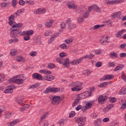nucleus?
Masks as SVG:
<instances>
[{"mask_svg":"<svg viewBox=\"0 0 126 126\" xmlns=\"http://www.w3.org/2000/svg\"><path fill=\"white\" fill-rule=\"evenodd\" d=\"M10 26H12V28L10 29V36L12 38H16V37H18V35H20V29L22 28L23 24H13L11 25H10Z\"/></svg>","mask_w":126,"mask_h":126,"instance_id":"1","label":"nucleus"},{"mask_svg":"<svg viewBox=\"0 0 126 126\" xmlns=\"http://www.w3.org/2000/svg\"><path fill=\"white\" fill-rule=\"evenodd\" d=\"M83 83L80 82H74L73 83H70L69 84V87L71 88L72 91H76L78 92V91H80L82 90V88H81V85H82Z\"/></svg>","mask_w":126,"mask_h":126,"instance_id":"2","label":"nucleus"},{"mask_svg":"<svg viewBox=\"0 0 126 126\" xmlns=\"http://www.w3.org/2000/svg\"><path fill=\"white\" fill-rule=\"evenodd\" d=\"M19 15H20L19 14V13H18L17 11L13 15H11L10 17H9L8 19L9 25H12V24H17L16 22H14V18H16V17H17V16H19Z\"/></svg>","mask_w":126,"mask_h":126,"instance_id":"3","label":"nucleus"},{"mask_svg":"<svg viewBox=\"0 0 126 126\" xmlns=\"http://www.w3.org/2000/svg\"><path fill=\"white\" fill-rule=\"evenodd\" d=\"M24 82V80L21 78L17 79L15 77H13L11 78H10L8 80V83H17V84H23Z\"/></svg>","mask_w":126,"mask_h":126,"instance_id":"4","label":"nucleus"},{"mask_svg":"<svg viewBox=\"0 0 126 126\" xmlns=\"http://www.w3.org/2000/svg\"><path fill=\"white\" fill-rule=\"evenodd\" d=\"M60 91V89L58 88L48 87L46 89L45 91H43L44 94H48V93H58Z\"/></svg>","mask_w":126,"mask_h":126,"instance_id":"5","label":"nucleus"},{"mask_svg":"<svg viewBox=\"0 0 126 126\" xmlns=\"http://www.w3.org/2000/svg\"><path fill=\"white\" fill-rule=\"evenodd\" d=\"M50 99L52 100L53 105H58L61 102V96H60L52 95Z\"/></svg>","mask_w":126,"mask_h":126,"instance_id":"6","label":"nucleus"},{"mask_svg":"<svg viewBox=\"0 0 126 126\" xmlns=\"http://www.w3.org/2000/svg\"><path fill=\"white\" fill-rule=\"evenodd\" d=\"M108 36H103L100 39L99 42L101 45H107L108 43H110V40H108Z\"/></svg>","mask_w":126,"mask_h":126,"instance_id":"7","label":"nucleus"},{"mask_svg":"<svg viewBox=\"0 0 126 126\" xmlns=\"http://www.w3.org/2000/svg\"><path fill=\"white\" fill-rule=\"evenodd\" d=\"M89 9L90 10H90H91V9H92L93 10H95L98 13H100L101 11V8L98 7V6H97V5L96 4H94L89 6Z\"/></svg>","mask_w":126,"mask_h":126,"instance_id":"8","label":"nucleus"},{"mask_svg":"<svg viewBox=\"0 0 126 126\" xmlns=\"http://www.w3.org/2000/svg\"><path fill=\"white\" fill-rule=\"evenodd\" d=\"M8 87V89L4 91V93H5V94L9 93L10 94H11V93L13 92V88L14 89L16 88V87L13 85L9 86Z\"/></svg>","mask_w":126,"mask_h":126,"instance_id":"9","label":"nucleus"},{"mask_svg":"<svg viewBox=\"0 0 126 126\" xmlns=\"http://www.w3.org/2000/svg\"><path fill=\"white\" fill-rule=\"evenodd\" d=\"M82 61H83V58L82 57L80 59L73 60L72 61L70 62V63L72 65H76V64H79V63H80Z\"/></svg>","mask_w":126,"mask_h":126,"instance_id":"10","label":"nucleus"},{"mask_svg":"<svg viewBox=\"0 0 126 126\" xmlns=\"http://www.w3.org/2000/svg\"><path fill=\"white\" fill-rule=\"evenodd\" d=\"M60 35V33L56 32L53 34L50 38L48 40V44H52L53 42L55 40V38H57Z\"/></svg>","mask_w":126,"mask_h":126,"instance_id":"11","label":"nucleus"},{"mask_svg":"<svg viewBox=\"0 0 126 126\" xmlns=\"http://www.w3.org/2000/svg\"><path fill=\"white\" fill-rule=\"evenodd\" d=\"M107 99H108V96L105 94H102L99 96L98 102V103H102V102H105Z\"/></svg>","mask_w":126,"mask_h":126,"instance_id":"12","label":"nucleus"},{"mask_svg":"<svg viewBox=\"0 0 126 126\" xmlns=\"http://www.w3.org/2000/svg\"><path fill=\"white\" fill-rule=\"evenodd\" d=\"M114 78V75H107L104 76L102 78H101L100 81H105V80H111Z\"/></svg>","mask_w":126,"mask_h":126,"instance_id":"13","label":"nucleus"},{"mask_svg":"<svg viewBox=\"0 0 126 126\" xmlns=\"http://www.w3.org/2000/svg\"><path fill=\"white\" fill-rule=\"evenodd\" d=\"M33 78L34 79H37V80H43V77L41 75L39 74L38 73H34L32 74V75Z\"/></svg>","mask_w":126,"mask_h":126,"instance_id":"14","label":"nucleus"},{"mask_svg":"<svg viewBox=\"0 0 126 126\" xmlns=\"http://www.w3.org/2000/svg\"><path fill=\"white\" fill-rule=\"evenodd\" d=\"M70 63V62H69V59L66 58L64 60H63L62 63L61 64H63L64 67H69V64Z\"/></svg>","mask_w":126,"mask_h":126,"instance_id":"15","label":"nucleus"},{"mask_svg":"<svg viewBox=\"0 0 126 126\" xmlns=\"http://www.w3.org/2000/svg\"><path fill=\"white\" fill-rule=\"evenodd\" d=\"M120 15H122V12L119 11L112 14L110 16V18L112 19H115V18H117V17H118V16H120Z\"/></svg>","mask_w":126,"mask_h":126,"instance_id":"16","label":"nucleus"},{"mask_svg":"<svg viewBox=\"0 0 126 126\" xmlns=\"http://www.w3.org/2000/svg\"><path fill=\"white\" fill-rule=\"evenodd\" d=\"M46 10L45 8H39L34 11L35 14H42V13H45Z\"/></svg>","mask_w":126,"mask_h":126,"instance_id":"17","label":"nucleus"},{"mask_svg":"<svg viewBox=\"0 0 126 126\" xmlns=\"http://www.w3.org/2000/svg\"><path fill=\"white\" fill-rule=\"evenodd\" d=\"M55 23V21L53 19L49 20V22H47L45 23V26L47 28H50L52 27V25L53 23Z\"/></svg>","mask_w":126,"mask_h":126,"instance_id":"18","label":"nucleus"},{"mask_svg":"<svg viewBox=\"0 0 126 126\" xmlns=\"http://www.w3.org/2000/svg\"><path fill=\"white\" fill-rule=\"evenodd\" d=\"M44 79L45 80H47V81H51L55 79V76H53L51 75H46L44 76Z\"/></svg>","mask_w":126,"mask_h":126,"instance_id":"19","label":"nucleus"},{"mask_svg":"<svg viewBox=\"0 0 126 126\" xmlns=\"http://www.w3.org/2000/svg\"><path fill=\"white\" fill-rule=\"evenodd\" d=\"M125 67L124 64H119L114 69V71H118V70H121Z\"/></svg>","mask_w":126,"mask_h":126,"instance_id":"20","label":"nucleus"},{"mask_svg":"<svg viewBox=\"0 0 126 126\" xmlns=\"http://www.w3.org/2000/svg\"><path fill=\"white\" fill-rule=\"evenodd\" d=\"M35 42V44H37V45H40L41 43H42V40L41 39L40 35H36Z\"/></svg>","mask_w":126,"mask_h":126,"instance_id":"21","label":"nucleus"},{"mask_svg":"<svg viewBox=\"0 0 126 126\" xmlns=\"http://www.w3.org/2000/svg\"><path fill=\"white\" fill-rule=\"evenodd\" d=\"M19 122H20L19 119H15L13 121L9 122L8 123V126H15V124H17V123H19Z\"/></svg>","mask_w":126,"mask_h":126,"instance_id":"22","label":"nucleus"},{"mask_svg":"<svg viewBox=\"0 0 126 126\" xmlns=\"http://www.w3.org/2000/svg\"><path fill=\"white\" fill-rule=\"evenodd\" d=\"M86 117L85 116H82L79 118H76L75 119V122H77V123H78V122H81L82 121H86Z\"/></svg>","mask_w":126,"mask_h":126,"instance_id":"23","label":"nucleus"},{"mask_svg":"<svg viewBox=\"0 0 126 126\" xmlns=\"http://www.w3.org/2000/svg\"><path fill=\"white\" fill-rule=\"evenodd\" d=\"M123 32H126V29L122 30L120 31H119L116 34V37L117 38H120L122 35H123Z\"/></svg>","mask_w":126,"mask_h":126,"instance_id":"24","label":"nucleus"},{"mask_svg":"<svg viewBox=\"0 0 126 126\" xmlns=\"http://www.w3.org/2000/svg\"><path fill=\"white\" fill-rule=\"evenodd\" d=\"M94 55H93V54H91L89 55H86L83 57H82L83 60H84V59H88V60H92L93 58H94Z\"/></svg>","mask_w":126,"mask_h":126,"instance_id":"25","label":"nucleus"},{"mask_svg":"<svg viewBox=\"0 0 126 126\" xmlns=\"http://www.w3.org/2000/svg\"><path fill=\"white\" fill-rule=\"evenodd\" d=\"M77 98H78L79 100H82L85 99V98H87V95H85L83 94H80L77 95Z\"/></svg>","mask_w":126,"mask_h":126,"instance_id":"26","label":"nucleus"},{"mask_svg":"<svg viewBox=\"0 0 126 126\" xmlns=\"http://www.w3.org/2000/svg\"><path fill=\"white\" fill-rule=\"evenodd\" d=\"M92 104H94V101L91 100L90 101V102H88L86 104L85 106L87 109H90V108L92 107Z\"/></svg>","mask_w":126,"mask_h":126,"instance_id":"27","label":"nucleus"},{"mask_svg":"<svg viewBox=\"0 0 126 126\" xmlns=\"http://www.w3.org/2000/svg\"><path fill=\"white\" fill-rule=\"evenodd\" d=\"M16 102L19 104V105H20L21 106H23V98H21L20 97H18L16 100Z\"/></svg>","mask_w":126,"mask_h":126,"instance_id":"28","label":"nucleus"},{"mask_svg":"<svg viewBox=\"0 0 126 126\" xmlns=\"http://www.w3.org/2000/svg\"><path fill=\"white\" fill-rule=\"evenodd\" d=\"M109 83V82H104L98 85V87H100V88H104V87H107Z\"/></svg>","mask_w":126,"mask_h":126,"instance_id":"29","label":"nucleus"},{"mask_svg":"<svg viewBox=\"0 0 126 126\" xmlns=\"http://www.w3.org/2000/svg\"><path fill=\"white\" fill-rule=\"evenodd\" d=\"M119 94L120 95H125L126 94V87H124L119 92Z\"/></svg>","mask_w":126,"mask_h":126,"instance_id":"30","label":"nucleus"},{"mask_svg":"<svg viewBox=\"0 0 126 126\" xmlns=\"http://www.w3.org/2000/svg\"><path fill=\"white\" fill-rule=\"evenodd\" d=\"M101 123H102V121L99 119H97V120L94 121V126H101Z\"/></svg>","mask_w":126,"mask_h":126,"instance_id":"31","label":"nucleus"},{"mask_svg":"<svg viewBox=\"0 0 126 126\" xmlns=\"http://www.w3.org/2000/svg\"><path fill=\"white\" fill-rule=\"evenodd\" d=\"M109 57L111 59H115V58H118V54H116V52H112L110 54Z\"/></svg>","mask_w":126,"mask_h":126,"instance_id":"32","label":"nucleus"},{"mask_svg":"<svg viewBox=\"0 0 126 126\" xmlns=\"http://www.w3.org/2000/svg\"><path fill=\"white\" fill-rule=\"evenodd\" d=\"M80 99H79V98H77L74 100V102H73L72 104V107H75L76 105H78V103H79V101Z\"/></svg>","mask_w":126,"mask_h":126,"instance_id":"33","label":"nucleus"},{"mask_svg":"<svg viewBox=\"0 0 126 126\" xmlns=\"http://www.w3.org/2000/svg\"><path fill=\"white\" fill-rule=\"evenodd\" d=\"M68 6V8H70L71 9H76L77 8V5L76 4L71 5L69 4H67Z\"/></svg>","mask_w":126,"mask_h":126,"instance_id":"34","label":"nucleus"},{"mask_svg":"<svg viewBox=\"0 0 126 126\" xmlns=\"http://www.w3.org/2000/svg\"><path fill=\"white\" fill-rule=\"evenodd\" d=\"M49 112H45L42 116H41L40 118V122H42L43 120H45L47 117H48V114Z\"/></svg>","mask_w":126,"mask_h":126,"instance_id":"35","label":"nucleus"},{"mask_svg":"<svg viewBox=\"0 0 126 126\" xmlns=\"http://www.w3.org/2000/svg\"><path fill=\"white\" fill-rule=\"evenodd\" d=\"M17 54V50L12 49L10 52V55L12 56H15Z\"/></svg>","mask_w":126,"mask_h":126,"instance_id":"36","label":"nucleus"},{"mask_svg":"<svg viewBox=\"0 0 126 126\" xmlns=\"http://www.w3.org/2000/svg\"><path fill=\"white\" fill-rule=\"evenodd\" d=\"M17 62H21L22 63H25V60H23L22 56H18L16 59Z\"/></svg>","mask_w":126,"mask_h":126,"instance_id":"37","label":"nucleus"},{"mask_svg":"<svg viewBox=\"0 0 126 126\" xmlns=\"http://www.w3.org/2000/svg\"><path fill=\"white\" fill-rule=\"evenodd\" d=\"M71 23V20L69 18H68L66 20L65 23L66 27H68Z\"/></svg>","mask_w":126,"mask_h":126,"instance_id":"38","label":"nucleus"},{"mask_svg":"<svg viewBox=\"0 0 126 126\" xmlns=\"http://www.w3.org/2000/svg\"><path fill=\"white\" fill-rule=\"evenodd\" d=\"M76 27V24H70V25L68 26V29L71 30V29H73V28H75Z\"/></svg>","mask_w":126,"mask_h":126,"instance_id":"39","label":"nucleus"},{"mask_svg":"<svg viewBox=\"0 0 126 126\" xmlns=\"http://www.w3.org/2000/svg\"><path fill=\"white\" fill-rule=\"evenodd\" d=\"M59 47L61 49H63V50H66L67 49V45L64 43L60 45Z\"/></svg>","mask_w":126,"mask_h":126,"instance_id":"40","label":"nucleus"},{"mask_svg":"<svg viewBox=\"0 0 126 126\" xmlns=\"http://www.w3.org/2000/svg\"><path fill=\"white\" fill-rule=\"evenodd\" d=\"M64 42L65 43L67 44H71V43H72L73 42V40L71 39V38H68L64 40Z\"/></svg>","mask_w":126,"mask_h":126,"instance_id":"41","label":"nucleus"},{"mask_svg":"<svg viewBox=\"0 0 126 126\" xmlns=\"http://www.w3.org/2000/svg\"><path fill=\"white\" fill-rule=\"evenodd\" d=\"M83 73L85 75H87L88 76H89L90 74H91V72H90V71L89 70H84L83 72Z\"/></svg>","mask_w":126,"mask_h":126,"instance_id":"42","label":"nucleus"},{"mask_svg":"<svg viewBox=\"0 0 126 126\" xmlns=\"http://www.w3.org/2000/svg\"><path fill=\"white\" fill-rule=\"evenodd\" d=\"M117 0H114L112 1H108L107 4H117Z\"/></svg>","mask_w":126,"mask_h":126,"instance_id":"43","label":"nucleus"},{"mask_svg":"<svg viewBox=\"0 0 126 126\" xmlns=\"http://www.w3.org/2000/svg\"><path fill=\"white\" fill-rule=\"evenodd\" d=\"M16 5H17V1L16 0H12V6L13 7H16Z\"/></svg>","mask_w":126,"mask_h":126,"instance_id":"44","label":"nucleus"},{"mask_svg":"<svg viewBox=\"0 0 126 126\" xmlns=\"http://www.w3.org/2000/svg\"><path fill=\"white\" fill-rule=\"evenodd\" d=\"M33 34H34V31L33 30L27 31V35H28V36H32Z\"/></svg>","mask_w":126,"mask_h":126,"instance_id":"45","label":"nucleus"},{"mask_svg":"<svg viewBox=\"0 0 126 126\" xmlns=\"http://www.w3.org/2000/svg\"><path fill=\"white\" fill-rule=\"evenodd\" d=\"M60 26L62 29H65V28H66V25L64 22L61 23V24H60Z\"/></svg>","mask_w":126,"mask_h":126,"instance_id":"46","label":"nucleus"},{"mask_svg":"<svg viewBox=\"0 0 126 126\" xmlns=\"http://www.w3.org/2000/svg\"><path fill=\"white\" fill-rule=\"evenodd\" d=\"M48 66L49 68H51V69H53V68H55L56 67V65L53 63H50L48 64Z\"/></svg>","mask_w":126,"mask_h":126,"instance_id":"47","label":"nucleus"},{"mask_svg":"<svg viewBox=\"0 0 126 126\" xmlns=\"http://www.w3.org/2000/svg\"><path fill=\"white\" fill-rule=\"evenodd\" d=\"M90 12H91V11H90L89 13L86 12L84 13L82 15V17H83V18H87V17L89 16V14H90Z\"/></svg>","mask_w":126,"mask_h":126,"instance_id":"48","label":"nucleus"},{"mask_svg":"<svg viewBox=\"0 0 126 126\" xmlns=\"http://www.w3.org/2000/svg\"><path fill=\"white\" fill-rule=\"evenodd\" d=\"M110 103H116L117 102V98L116 97H111L109 100Z\"/></svg>","mask_w":126,"mask_h":126,"instance_id":"49","label":"nucleus"},{"mask_svg":"<svg viewBox=\"0 0 126 126\" xmlns=\"http://www.w3.org/2000/svg\"><path fill=\"white\" fill-rule=\"evenodd\" d=\"M30 56L31 57H36L37 56V52L36 51H32L30 53Z\"/></svg>","mask_w":126,"mask_h":126,"instance_id":"50","label":"nucleus"},{"mask_svg":"<svg viewBox=\"0 0 126 126\" xmlns=\"http://www.w3.org/2000/svg\"><path fill=\"white\" fill-rule=\"evenodd\" d=\"M27 34V31L22 32L20 30V36H25V35Z\"/></svg>","mask_w":126,"mask_h":126,"instance_id":"51","label":"nucleus"},{"mask_svg":"<svg viewBox=\"0 0 126 126\" xmlns=\"http://www.w3.org/2000/svg\"><path fill=\"white\" fill-rule=\"evenodd\" d=\"M75 116V112L71 111L69 114V118H73Z\"/></svg>","mask_w":126,"mask_h":126,"instance_id":"52","label":"nucleus"},{"mask_svg":"<svg viewBox=\"0 0 126 126\" xmlns=\"http://www.w3.org/2000/svg\"><path fill=\"white\" fill-rule=\"evenodd\" d=\"M104 23L106 25H109V26H112V24H113V22L111 20H108L107 21L105 22Z\"/></svg>","mask_w":126,"mask_h":126,"instance_id":"53","label":"nucleus"},{"mask_svg":"<svg viewBox=\"0 0 126 126\" xmlns=\"http://www.w3.org/2000/svg\"><path fill=\"white\" fill-rule=\"evenodd\" d=\"M84 122H85V121H82L81 122H78V126H84V125H85V123H84Z\"/></svg>","mask_w":126,"mask_h":126,"instance_id":"54","label":"nucleus"},{"mask_svg":"<svg viewBox=\"0 0 126 126\" xmlns=\"http://www.w3.org/2000/svg\"><path fill=\"white\" fill-rule=\"evenodd\" d=\"M56 61L59 63H60V64H62L63 63V59H61L60 57H58L56 58Z\"/></svg>","mask_w":126,"mask_h":126,"instance_id":"55","label":"nucleus"},{"mask_svg":"<svg viewBox=\"0 0 126 126\" xmlns=\"http://www.w3.org/2000/svg\"><path fill=\"white\" fill-rule=\"evenodd\" d=\"M95 66L96 67H101L102 66V63L101 62H98L95 63Z\"/></svg>","mask_w":126,"mask_h":126,"instance_id":"56","label":"nucleus"},{"mask_svg":"<svg viewBox=\"0 0 126 126\" xmlns=\"http://www.w3.org/2000/svg\"><path fill=\"white\" fill-rule=\"evenodd\" d=\"M107 108H108V109L109 110H112L114 108V104H109L107 106Z\"/></svg>","mask_w":126,"mask_h":126,"instance_id":"57","label":"nucleus"},{"mask_svg":"<svg viewBox=\"0 0 126 126\" xmlns=\"http://www.w3.org/2000/svg\"><path fill=\"white\" fill-rule=\"evenodd\" d=\"M17 11H18V13L20 15V14H21V13H23V12H24V11H25V9L22 8V9L18 10Z\"/></svg>","mask_w":126,"mask_h":126,"instance_id":"58","label":"nucleus"},{"mask_svg":"<svg viewBox=\"0 0 126 126\" xmlns=\"http://www.w3.org/2000/svg\"><path fill=\"white\" fill-rule=\"evenodd\" d=\"M4 75L0 74V82H2L4 80Z\"/></svg>","mask_w":126,"mask_h":126,"instance_id":"59","label":"nucleus"},{"mask_svg":"<svg viewBox=\"0 0 126 126\" xmlns=\"http://www.w3.org/2000/svg\"><path fill=\"white\" fill-rule=\"evenodd\" d=\"M51 34H52V32H50V31H47L45 32L44 35L45 36H50Z\"/></svg>","mask_w":126,"mask_h":126,"instance_id":"60","label":"nucleus"},{"mask_svg":"<svg viewBox=\"0 0 126 126\" xmlns=\"http://www.w3.org/2000/svg\"><path fill=\"white\" fill-rule=\"evenodd\" d=\"M59 56L61 58H63L66 56V53L64 52H62L59 54Z\"/></svg>","mask_w":126,"mask_h":126,"instance_id":"61","label":"nucleus"},{"mask_svg":"<svg viewBox=\"0 0 126 126\" xmlns=\"http://www.w3.org/2000/svg\"><path fill=\"white\" fill-rule=\"evenodd\" d=\"M120 58H126V53H121L119 55Z\"/></svg>","mask_w":126,"mask_h":126,"instance_id":"62","label":"nucleus"},{"mask_svg":"<svg viewBox=\"0 0 126 126\" xmlns=\"http://www.w3.org/2000/svg\"><path fill=\"white\" fill-rule=\"evenodd\" d=\"M25 41H29L30 40V36L29 35H26L24 37Z\"/></svg>","mask_w":126,"mask_h":126,"instance_id":"63","label":"nucleus"},{"mask_svg":"<svg viewBox=\"0 0 126 126\" xmlns=\"http://www.w3.org/2000/svg\"><path fill=\"white\" fill-rule=\"evenodd\" d=\"M108 66L109 67H115V64L113 63V62H110L108 63Z\"/></svg>","mask_w":126,"mask_h":126,"instance_id":"64","label":"nucleus"}]
</instances>
